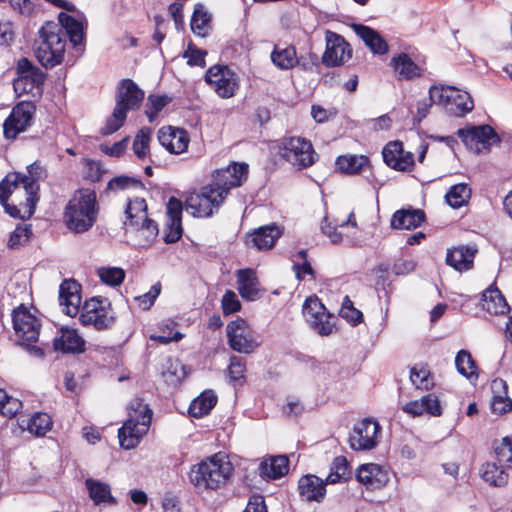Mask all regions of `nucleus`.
Here are the masks:
<instances>
[{
    "mask_svg": "<svg viewBox=\"0 0 512 512\" xmlns=\"http://www.w3.org/2000/svg\"><path fill=\"white\" fill-rule=\"evenodd\" d=\"M271 60L275 66L282 70H288L298 64L296 49L294 46L280 48L275 46L271 53Z\"/></svg>",
    "mask_w": 512,
    "mask_h": 512,
    "instance_id": "58836bf2",
    "label": "nucleus"
},
{
    "mask_svg": "<svg viewBox=\"0 0 512 512\" xmlns=\"http://www.w3.org/2000/svg\"><path fill=\"white\" fill-rule=\"evenodd\" d=\"M166 209L169 222L174 224L181 223L183 204L179 199L171 197L168 200Z\"/></svg>",
    "mask_w": 512,
    "mask_h": 512,
    "instance_id": "e2e57ef3",
    "label": "nucleus"
},
{
    "mask_svg": "<svg viewBox=\"0 0 512 512\" xmlns=\"http://www.w3.org/2000/svg\"><path fill=\"white\" fill-rule=\"evenodd\" d=\"M40 197L26 195L25 203H21L20 207L9 204H2L5 212L14 219H29L35 212L36 204Z\"/></svg>",
    "mask_w": 512,
    "mask_h": 512,
    "instance_id": "ea45409f",
    "label": "nucleus"
},
{
    "mask_svg": "<svg viewBox=\"0 0 512 512\" xmlns=\"http://www.w3.org/2000/svg\"><path fill=\"white\" fill-rule=\"evenodd\" d=\"M425 221V213L421 209H400L391 218L393 229L411 230L419 227Z\"/></svg>",
    "mask_w": 512,
    "mask_h": 512,
    "instance_id": "c85d7f7f",
    "label": "nucleus"
},
{
    "mask_svg": "<svg viewBox=\"0 0 512 512\" xmlns=\"http://www.w3.org/2000/svg\"><path fill=\"white\" fill-rule=\"evenodd\" d=\"M384 162L394 170L406 171L414 165V158L410 152H404L400 141H392L385 145L382 151Z\"/></svg>",
    "mask_w": 512,
    "mask_h": 512,
    "instance_id": "6ab92c4d",
    "label": "nucleus"
},
{
    "mask_svg": "<svg viewBox=\"0 0 512 512\" xmlns=\"http://www.w3.org/2000/svg\"><path fill=\"white\" fill-rule=\"evenodd\" d=\"M165 382L176 385L185 378L186 372L184 365L179 361L170 362L166 370L162 372Z\"/></svg>",
    "mask_w": 512,
    "mask_h": 512,
    "instance_id": "6e6d98bb",
    "label": "nucleus"
},
{
    "mask_svg": "<svg viewBox=\"0 0 512 512\" xmlns=\"http://www.w3.org/2000/svg\"><path fill=\"white\" fill-rule=\"evenodd\" d=\"M410 380L418 389L428 390L433 386V378L425 364H416L411 368Z\"/></svg>",
    "mask_w": 512,
    "mask_h": 512,
    "instance_id": "49530a36",
    "label": "nucleus"
},
{
    "mask_svg": "<svg viewBox=\"0 0 512 512\" xmlns=\"http://www.w3.org/2000/svg\"><path fill=\"white\" fill-rule=\"evenodd\" d=\"M21 184L19 180V176L17 172L8 173L1 181H0V203L6 204L8 202L11 194L19 188Z\"/></svg>",
    "mask_w": 512,
    "mask_h": 512,
    "instance_id": "603ef678",
    "label": "nucleus"
},
{
    "mask_svg": "<svg viewBox=\"0 0 512 512\" xmlns=\"http://www.w3.org/2000/svg\"><path fill=\"white\" fill-rule=\"evenodd\" d=\"M171 101L167 95H149L146 103L145 114L149 122H153L158 113Z\"/></svg>",
    "mask_w": 512,
    "mask_h": 512,
    "instance_id": "3c124183",
    "label": "nucleus"
},
{
    "mask_svg": "<svg viewBox=\"0 0 512 512\" xmlns=\"http://www.w3.org/2000/svg\"><path fill=\"white\" fill-rule=\"evenodd\" d=\"M380 430L377 421L363 419L354 426L349 437L351 449L355 451L370 450L376 446V436Z\"/></svg>",
    "mask_w": 512,
    "mask_h": 512,
    "instance_id": "a211bd4d",
    "label": "nucleus"
},
{
    "mask_svg": "<svg viewBox=\"0 0 512 512\" xmlns=\"http://www.w3.org/2000/svg\"><path fill=\"white\" fill-rule=\"evenodd\" d=\"M281 236V231L276 224L261 226L246 236V243L259 250L270 249Z\"/></svg>",
    "mask_w": 512,
    "mask_h": 512,
    "instance_id": "393cba45",
    "label": "nucleus"
},
{
    "mask_svg": "<svg viewBox=\"0 0 512 512\" xmlns=\"http://www.w3.org/2000/svg\"><path fill=\"white\" fill-rule=\"evenodd\" d=\"M51 428L52 420L47 413H36L27 423V429L36 436H44Z\"/></svg>",
    "mask_w": 512,
    "mask_h": 512,
    "instance_id": "de8ad7c7",
    "label": "nucleus"
},
{
    "mask_svg": "<svg viewBox=\"0 0 512 512\" xmlns=\"http://www.w3.org/2000/svg\"><path fill=\"white\" fill-rule=\"evenodd\" d=\"M216 404V394L212 390H206L191 402L188 411L190 416L201 418L209 414Z\"/></svg>",
    "mask_w": 512,
    "mask_h": 512,
    "instance_id": "e433bc0d",
    "label": "nucleus"
},
{
    "mask_svg": "<svg viewBox=\"0 0 512 512\" xmlns=\"http://www.w3.org/2000/svg\"><path fill=\"white\" fill-rule=\"evenodd\" d=\"M128 419L118 430L120 446L126 450L135 448L148 431L152 410L142 399L132 400L128 406Z\"/></svg>",
    "mask_w": 512,
    "mask_h": 512,
    "instance_id": "39448f33",
    "label": "nucleus"
},
{
    "mask_svg": "<svg viewBox=\"0 0 512 512\" xmlns=\"http://www.w3.org/2000/svg\"><path fill=\"white\" fill-rule=\"evenodd\" d=\"M35 56L46 69L62 63L66 50V34L54 21H47L38 31Z\"/></svg>",
    "mask_w": 512,
    "mask_h": 512,
    "instance_id": "7ed1b4c3",
    "label": "nucleus"
},
{
    "mask_svg": "<svg viewBox=\"0 0 512 512\" xmlns=\"http://www.w3.org/2000/svg\"><path fill=\"white\" fill-rule=\"evenodd\" d=\"M425 413L438 417L442 414L440 401L435 394H427L424 396Z\"/></svg>",
    "mask_w": 512,
    "mask_h": 512,
    "instance_id": "69168bd1",
    "label": "nucleus"
},
{
    "mask_svg": "<svg viewBox=\"0 0 512 512\" xmlns=\"http://www.w3.org/2000/svg\"><path fill=\"white\" fill-rule=\"evenodd\" d=\"M21 408H22V402L20 400L8 396L5 403L2 404L0 414L11 418V417L15 416L20 411Z\"/></svg>",
    "mask_w": 512,
    "mask_h": 512,
    "instance_id": "338daca9",
    "label": "nucleus"
},
{
    "mask_svg": "<svg viewBox=\"0 0 512 512\" xmlns=\"http://www.w3.org/2000/svg\"><path fill=\"white\" fill-rule=\"evenodd\" d=\"M24 79L28 80L30 88L40 87L44 84L46 80V73H44L40 68L35 66L30 70L26 75L22 76Z\"/></svg>",
    "mask_w": 512,
    "mask_h": 512,
    "instance_id": "774afa93",
    "label": "nucleus"
},
{
    "mask_svg": "<svg viewBox=\"0 0 512 512\" xmlns=\"http://www.w3.org/2000/svg\"><path fill=\"white\" fill-rule=\"evenodd\" d=\"M369 164L364 155H341L336 159L337 168L346 174H357Z\"/></svg>",
    "mask_w": 512,
    "mask_h": 512,
    "instance_id": "a19ab883",
    "label": "nucleus"
},
{
    "mask_svg": "<svg viewBox=\"0 0 512 512\" xmlns=\"http://www.w3.org/2000/svg\"><path fill=\"white\" fill-rule=\"evenodd\" d=\"M495 454L499 463L512 467V440L508 437L503 438L495 447Z\"/></svg>",
    "mask_w": 512,
    "mask_h": 512,
    "instance_id": "bf43d9fd",
    "label": "nucleus"
},
{
    "mask_svg": "<svg viewBox=\"0 0 512 512\" xmlns=\"http://www.w3.org/2000/svg\"><path fill=\"white\" fill-rule=\"evenodd\" d=\"M390 66L402 79L410 80L421 76V68L406 53L393 56Z\"/></svg>",
    "mask_w": 512,
    "mask_h": 512,
    "instance_id": "72a5a7b5",
    "label": "nucleus"
},
{
    "mask_svg": "<svg viewBox=\"0 0 512 512\" xmlns=\"http://www.w3.org/2000/svg\"><path fill=\"white\" fill-rule=\"evenodd\" d=\"M353 28L374 54L383 55L388 52L387 42L376 30L362 24H355Z\"/></svg>",
    "mask_w": 512,
    "mask_h": 512,
    "instance_id": "c756f323",
    "label": "nucleus"
},
{
    "mask_svg": "<svg viewBox=\"0 0 512 512\" xmlns=\"http://www.w3.org/2000/svg\"><path fill=\"white\" fill-rule=\"evenodd\" d=\"M97 213L95 191L88 188L79 189L65 207L64 221L69 230L75 233H84L96 222Z\"/></svg>",
    "mask_w": 512,
    "mask_h": 512,
    "instance_id": "f03ea898",
    "label": "nucleus"
},
{
    "mask_svg": "<svg viewBox=\"0 0 512 512\" xmlns=\"http://www.w3.org/2000/svg\"><path fill=\"white\" fill-rule=\"evenodd\" d=\"M126 219L124 226L126 228L138 229L140 220L147 216V204L144 198L136 197L128 201L125 209Z\"/></svg>",
    "mask_w": 512,
    "mask_h": 512,
    "instance_id": "c9c22d12",
    "label": "nucleus"
},
{
    "mask_svg": "<svg viewBox=\"0 0 512 512\" xmlns=\"http://www.w3.org/2000/svg\"><path fill=\"white\" fill-rule=\"evenodd\" d=\"M457 135L467 148L475 150L477 153L481 151L480 145L489 150L493 145H498L501 142L499 135L489 125L459 129Z\"/></svg>",
    "mask_w": 512,
    "mask_h": 512,
    "instance_id": "2eb2a0df",
    "label": "nucleus"
},
{
    "mask_svg": "<svg viewBox=\"0 0 512 512\" xmlns=\"http://www.w3.org/2000/svg\"><path fill=\"white\" fill-rule=\"evenodd\" d=\"M471 190L464 184L453 185L445 195L446 202L452 208H460L470 198Z\"/></svg>",
    "mask_w": 512,
    "mask_h": 512,
    "instance_id": "a18cd8bd",
    "label": "nucleus"
},
{
    "mask_svg": "<svg viewBox=\"0 0 512 512\" xmlns=\"http://www.w3.org/2000/svg\"><path fill=\"white\" fill-rule=\"evenodd\" d=\"M340 227L339 223H332L328 220L327 217L324 218V221L321 226V230L323 234H325L332 243L337 244L342 241V234L338 232L337 228Z\"/></svg>",
    "mask_w": 512,
    "mask_h": 512,
    "instance_id": "0e129e2a",
    "label": "nucleus"
},
{
    "mask_svg": "<svg viewBox=\"0 0 512 512\" xmlns=\"http://www.w3.org/2000/svg\"><path fill=\"white\" fill-rule=\"evenodd\" d=\"M289 460L285 455L273 456L260 464V473L271 479L284 476L289 470Z\"/></svg>",
    "mask_w": 512,
    "mask_h": 512,
    "instance_id": "4c0bfd02",
    "label": "nucleus"
},
{
    "mask_svg": "<svg viewBox=\"0 0 512 512\" xmlns=\"http://www.w3.org/2000/svg\"><path fill=\"white\" fill-rule=\"evenodd\" d=\"M213 185L204 186L199 193H191L185 200V209L196 217H210L223 203L221 196Z\"/></svg>",
    "mask_w": 512,
    "mask_h": 512,
    "instance_id": "1a4fd4ad",
    "label": "nucleus"
},
{
    "mask_svg": "<svg viewBox=\"0 0 512 512\" xmlns=\"http://www.w3.org/2000/svg\"><path fill=\"white\" fill-rule=\"evenodd\" d=\"M159 143L170 153L180 154L188 148L189 136L184 129L171 126L162 127L158 131Z\"/></svg>",
    "mask_w": 512,
    "mask_h": 512,
    "instance_id": "412c9836",
    "label": "nucleus"
},
{
    "mask_svg": "<svg viewBox=\"0 0 512 512\" xmlns=\"http://www.w3.org/2000/svg\"><path fill=\"white\" fill-rule=\"evenodd\" d=\"M57 23L66 34V39L69 38L70 42L74 47L83 43L84 40V27L82 22L74 18L73 16L60 12L58 15Z\"/></svg>",
    "mask_w": 512,
    "mask_h": 512,
    "instance_id": "7c9ffc66",
    "label": "nucleus"
},
{
    "mask_svg": "<svg viewBox=\"0 0 512 512\" xmlns=\"http://www.w3.org/2000/svg\"><path fill=\"white\" fill-rule=\"evenodd\" d=\"M457 371L466 378L476 376V364L471 354L466 350H460L455 357Z\"/></svg>",
    "mask_w": 512,
    "mask_h": 512,
    "instance_id": "09e8293b",
    "label": "nucleus"
},
{
    "mask_svg": "<svg viewBox=\"0 0 512 512\" xmlns=\"http://www.w3.org/2000/svg\"><path fill=\"white\" fill-rule=\"evenodd\" d=\"M105 304L110 306L107 299L91 298L84 303L83 311L79 317L84 325H93L101 331L111 328L115 323V317L111 309L107 310Z\"/></svg>",
    "mask_w": 512,
    "mask_h": 512,
    "instance_id": "9d476101",
    "label": "nucleus"
},
{
    "mask_svg": "<svg viewBox=\"0 0 512 512\" xmlns=\"http://www.w3.org/2000/svg\"><path fill=\"white\" fill-rule=\"evenodd\" d=\"M31 235V225H18L11 233L7 245L10 249H18L29 241Z\"/></svg>",
    "mask_w": 512,
    "mask_h": 512,
    "instance_id": "5fc2aeb1",
    "label": "nucleus"
},
{
    "mask_svg": "<svg viewBox=\"0 0 512 512\" xmlns=\"http://www.w3.org/2000/svg\"><path fill=\"white\" fill-rule=\"evenodd\" d=\"M85 340L74 328L62 327L59 335L53 340L56 351L70 354H80L85 351Z\"/></svg>",
    "mask_w": 512,
    "mask_h": 512,
    "instance_id": "aec40b11",
    "label": "nucleus"
},
{
    "mask_svg": "<svg viewBox=\"0 0 512 512\" xmlns=\"http://www.w3.org/2000/svg\"><path fill=\"white\" fill-rule=\"evenodd\" d=\"M206 83L221 98H230L238 89V77L226 65H214L205 74Z\"/></svg>",
    "mask_w": 512,
    "mask_h": 512,
    "instance_id": "9b49d317",
    "label": "nucleus"
},
{
    "mask_svg": "<svg viewBox=\"0 0 512 512\" xmlns=\"http://www.w3.org/2000/svg\"><path fill=\"white\" fill-rule=\"evenodd\" d=\"M303 315L312 329L322 336L330 335L333 331L331 316L317 297H309L303 305Z\"/></svg>",
    "mask_w": 512,
    "mask_h": 512,
    "instance_id": "dca6fc26",
    "label": "nucleus"
},
{
    "mask_svg": "<svg viewBox=\"0 0 512 512\" xmlns=\"http://www.w3.org/2000/svg\"><path fill=\"white\" fill-rule=\"evenodd\" d=\"M356 478L370 490L380 489L389 481L387 471L374 463L361 465L357 470Z\"/></svg>",
    "mask_w": 512,
    "mask_h": 512,
    "instance_id": "5701e85b",
    "label": "nucleus"
},
{
    "mask_svg": "<svg viewBox=\"0 0 512 512\" xmlns=\"http://www.w3.org/2000/svg\"><path fill=\"white\" fill-rule=\"evenodd\" d=\"M326 483L315 475H304L298 482L299 495L308 502H321L326 494Z\"/></svg>",
    "mask_w": 512,
    "mask_h": 512,
    "instance_id": "b1692460",
    "label": "nucleus"
},
{
    "mask_svg": "<svg viewBox=\"0 0 512 512\" xmlns=\"http://www.w3.org/2000/svg\"><path fill=\"white\" fill-rule=\"evenodd\" d=\"M279 154L299 170L313 165L317 158L311 142L301 137L284 138Z\"/></svg>",
    "mask_w": 512,
    "mask_h": 512,
    "instance_id": "6e6552de",
    "label": "nucleus"
},
{
    "mask_svg": "<svg viewBox=\"0 0 512 512\" xmlns=\"http://www.w3.org/2000/svg\"><path fill=\"white\" fill-rule=\"evenodd\" d=\"M98 275L103 283L110 286L120 285L125 278L124 270L117 267L100 268L98 270Z\"/></svg>",
    "mask_w": 512,
    "mask_h": 512,
    "instance_id": "4d7b16f0",
    "label": "nucleus"
},
{
    "mask_svg": "<svg viewBox=\"0 0 512 512\" xmlns=\"http://www.w3.org/2000/svg\"><path fill=\"white\" fill-rule=\"evenodd\" d=\"M248 177V165L245 163H233L226 168L218 169L213 174L214 189L225 199L230 189L239 187Z\"/></svg>",
    "mask_w": 512,
    "mask_h": 512,
    "instance_id": "4468645a",
    "label": "nucleus"
},
{
    "mask_svg": "<svg viewBox=\"0 0 512 512\" xmlns=\"http://www.w3.org/2000/svg\"><path fill=\"white\" fill-rule=\"evenodd\" d=\"M259 282L256 273L252 269L237 271V289L241 297L248 301H255L261 297Z\"/></svg>",
    "mask_w": 512,
    "mask_h": 512,
    "instance_id": "a878e982",
    "label": "nucleus"
},
{
    "mask_svg": "<svg viewBox=\"0 0 512 512\" xmlns=\"http://www.w3.org/2000/svg\"><path fill=\"white\" fill-rule=\"evenodd\" d=\"M233 470L231 462L218 453L193 465L189 480L199 492L216 491L227 485Z\"/></svg>",
    "mask_w": 512,
    "mask_h": 512,
    "instance_id": "f257e3e1",
    "label": "nucleus"
},
{
    "mask_svg": "<svg viewBox=\"0 0 512 512\" xmlns=\"http://www.w3.org/2000/svg\"><path fill=\"white\" fill-rule=\"evenodd\" d=\"M241 309V303L237 299L236 294L227 290L222 297V310L224 315H229L238 312Z\"/></svg>",
    "mask_w": 512,
    "mask_h": 512,
    "instance_id": "680f3d73",
    "label": "nucleus"
},
{
    "mask_svg": "<svg viewBox=\"0 0 512 512\" xmlns=\"http://www.w3.org/2000/svg\"><path fill=\"white\" fill-rule=\"evenodd\" d=\"M25 195L39 197V182L48 177L47 168L40 161H35L27 166V174L18 173Z\"/></svg>",
    "mask_w": 512,
    "mask_h": 512,
    "instance_id": "4be33fe9",
    "label": "nucleus"
},
{
    "mask_svg": "<svg viewBox=\"0 0 512 512\" xmlns=\"http://www.w3.org/2000/svg\"><path fill=\"white\" fill-rule=\"evenodd\" d=\"M210 21L211 15L204 10V6L202 4H197L190 22L193 33L201 37L206 36L208 29L210 28Z\"/></svg>",
    "mask_w": 512,
    "mask_h": 512,
    "instance_id": "79ce46f5",
    "label": "nucleus"
},
{
    "mask_svg": "<svg viewBox=\"0 0 512 512\" xmlns=\"http://www.w3.org/2000/svg\"><path fill=\"white\" fill-rule=\"evenodd\" d=\"M36 107L33 102L22 101L16 104L10 115L3 123V133L6 139H15L32 123Z\"/></svg>",
    "mask_w": 512,
    "mask_h": 512,
    "instance_id": "f8f14e48",
    "label": "nucleus"
},
{
    "mask_svg": "<svg viewBox=\"0 0 512 512\" xmlns=\"http://www.w3.org/2000/svg\"><path fill=\"white\" fill-rule=\"evenodd\" d=\"M430 94L436 105L442 106L448 114L453 116H464L474 108L470 94L453 86H431Z\"/></svg>",
    "mask_w": 512,
    "mask_h": 512,
    "instance_id": "0eeeda50",
    "label": "nucleus"
},
{
    "mask_svg": "<svg viewBox=\"0 0 512 512\" xmlns=\"http://www.w3.org/2000/svg\"><path fill=\"white\" fill-rule=\"evenodd\" d=\"M226 334L230 348L238 353L249 354L259 346L253 337L251 327L242 318L228 323Z\"/></svg>",
    "mask_w": 512,
    "mask_h": 512,
    "instance_id": "ddd939ff",
    "label": "nucleus"
},
{
    "mask_svg": "<svg viewBox=\"0 0 512 512\" xmlns=\"http://www.w3.org/2000/svg\"><path fill=\"white\" fill-rule=\"evenodd\" d=\"M59 300L66 306L68 315H76L81 304L80 285L75 280H64L59 288Z\"/></svg>",
    "mask_w": 512,
    "mask_h": 512,
    "instance_id": "bb28decb",
    "label": "nucleus"
},
{
    "mask_svg": "<svg viewBox=\"0 0 512 512\" xmlns=\"http://www.w3.org/2000/svg\"><path fill=\"white\" fill-rule=\"evenodd\" d=\"M144 96V91L133 80L122 79L116 90L115 108L111 117L107 119L105 126L101 128V134L104 136L111 135L119 130L126 120L127 112L139 109Z\"/></svg>",
    "mask_w": 512,
    "mask_h": 512,
    "instance_id": "20e7f679",
    "label": "nucleus"
},
{
    "mask_svg": "<svg viewBox=\"0 0 512 512\" xmlns=\"http://www.w3.org/2000/svg\"><path fill=\"white\" fill-rule=\"evenodd\" d=\"M482 479L493 485L503 486L508 482V474L500 468L496 463H486L481 469Z\"/></svg>",
    "mask_w": 512,
    "mask_h": 512,
    "instance_id": "c03bdc74",
    "label": "nucleus"
},
{
    "mask_svg": "<svg viewBox=\"0 0 512 512\" xmlns=\"http://www.w3.org/2000/svg\"><path fill=\"white\" fill-rule=\"evenodd\" d=\"M246 364L243 358L232 356L228 366V376L230 382L242 385L245 382Z\"/></svg>",
    "mask_w": 512,
    "mask_h": 512,
    "instance_id": "864d4df0",
    "label": "nucleus"
},
{
    "mask_svg": "<svg viewBox=\"0 0 512 512\" xmlns=\"http://www.w3.org/2000/svg\"><path fill=\"white\" fill-rule=\"evenodd\" d=\"M351 58L350 45L345 39L331 31L326 32V50L322 56V63L327 67L343 64Z\"/></svg>",
    "mask_w": 512,
    "mask_h": 512,
    "instance_id": "f3484780",
    "label": "nucleus"
},
{
    "mask_svg": "<svg viewBox=\"0 0 512 512\" xmlns=\"http://www.w3.org/2000/svg\"><path fill=\"white\" fill-rule=\"evenodd\" d=\"M151 133V128L143 127L134 138L132 149L134 154L140 159L144 158L148 153Z\"/></svg>",
    "mask_w": 512,
    "mask_h": 512,
    "instance_id": "8fccbe9b",
    "label": "nucleus"
},
{
    "mask_svg": "<svg viewBox=\"0 0 512 512\" xmlns=\"http://www.w3.org/2000/svg\"><path fill=\"white\" fill-rule=\"evenodd\" d=\"M493 400L491 410L493 413L502 415L512 410V400L508 397L507 384L502 379H495L491 384Z\"/></svg>",
    "mask_w": 512,
    "mask_h": 512,
    "instance_id": "2f4dec72",
    "label": "nucleus"
},
{
    "mask_svg": "<svg viewBox=\"0 0 512 512\" xmlns=\"http://www.w3.org/2000/svg\"><path fill=\"white\" fill-rule=\"evenodd\" d=\"M129 187H143V184L136 178L124 175L112 178L107 184V190L110 191L124 190Z\"/></svg>",
    "mask_w": 512,
    "mask_h": 512,
    "instance_id": "13d9d810",
    "label": "nucleus"
},
{
    "mask_svg": "<svg viewBox=\"0 0 512 512\" xmlns=\"http://www.w3.org/2000/svg\"><path fill=\"white\" fill-rule=\"evenodd\" d=\"M161 292V283L157 282L151 286L150 290L143 295L135 297V301L138 303L139 307L143 310H148L154 304L156 298L159 296Z\"/></svg>",
    "mask_w": 512,
    "mask_h": 512,
    "instance_id": "052dcab7",
    "label": "nucleus"
},
{
    "mask_svg": "<svg viewBox=\"0 0 512 512\" xmlns=\"http://www.w3.org/2000/svg\"><path fill=\"white\" fill-rule=\"evenodd\" d=\"M12 322L20 345L25 346L30 355L42 358L43 350L31 343L37 342L40 334L41 323L23 304L13 309Z\"/></svg>",
    "mask_w": 512,
    "mask_h": 512,
    "instance_id": "423d86ee",
    "label": "nucleus"
},
{
    "mask_svg": "<svg viewBox=\"0 0 512 512\" xmlns=\"http://www.w3.org/2000/svg\"><path fill=\"white\" fill-rule=\"evenodd\" d=\"M477 249L471 246H459L449 249L446 263L457 271H467L472 268Z\"/></svg>",
    "mask_w": 512,
    "mask_h": 512,
    "instance_id": "cd10ccee",
    "label": "nucleus"
},
{
    "mask_svg": "<svg viewBox=\"0 0 512 512\" xmlns=\"http://www.w3.org/2000/svg\"><path fill=\"white\" fill-rule=\"evenodd\" d=\"M481 305L489 314L504 315L510 311V306L498 288L487 289L482 295Z\"/></svg>",
    "mask_w": 512,
    "mask_h": 512,
    "instance_id": "473e14b6",
    "label": "nucleus"
},
{
    "mask_svg": "<svg viewBox=\"0 0 512 512\" xmlns=\"http://www.w3.org/2000/svg\"><path fill=\"white\" fill-rule=\"evenodd\" d=\"M351 470L349 463L344 456H337L330 467V473L326 478L327 483H339L350 478Z\"/></svg>",
    "mask_w": 512,
    "mask_h": 512,
    "instance_id": "37998d69",
    "label": "nucleus"
},
{
    "mask_svg": "<svg viewBox=\"0 0 512 512\" xmlns=\"http://www.w3.org/2000/svg\"><path fill=\"white\" fill-rule=\"evenodd\" d=\"M89 497L95 505L110 504L115 505L116 499L111 494V488L108 484L101 481L88 478L85 481Z\"/></svg>",
    "mask_w": 512,
    "mask_h": 512,
    "instance_id": "f704fd0d",
    "label": "nucleus"
}]
</instances>
